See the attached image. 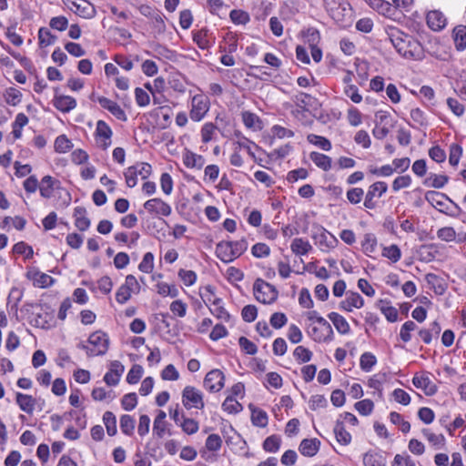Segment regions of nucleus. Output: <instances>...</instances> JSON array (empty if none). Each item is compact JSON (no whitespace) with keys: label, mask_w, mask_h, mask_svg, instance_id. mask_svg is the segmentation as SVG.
Instances as JSON below:
<instances>
[{"label":"nucleus","mask_w":466,"mask_h":466,"mask_svg":"<svg viewBox=\"0 0 466 466\" xmlns=\"http://www.w3.org/2000/svg\"><path fill=\"white\" fill-rule=\"evenodd\" d=\"M364 305L362 297L357 292L347 293L346 299L339 303V309L350 312L352 308L360 309Z\"/></svg>","instance_id":"obj_20"},{"label":"nucleus","mask_w":466,"mask_h":466,"mask_svg":"<svg viewBox=\"0 0 466 466\" xmlns=\"http://www.w3.org/2000/svg\"><path fill=\"white\" fill-rule=\"evenodd\" d=\"M412 383L416 388L421 389L427 396H432L438 390L437 385L433 383L428 375H415L412 379Z\"/></svg>","instance_id":"obj_16"},{"label":"nucleus","mask_w":466,"mask_h":466,"mask_svg":"<svg viewBox=\"0 0 466 466\" xmlns=\"http://www.w3.org/2000/svg\"><path fill=\"white\" fill-rule=\"evenodd\" d=\"M142 374H143V368H142V366H140L138 364H136L128 371V373L127 375V381L129 384H136L141 379Z\"/></svg>","instance_id":"obj_64"},{"label":"nucleus","mask_w":466,"mask_h":466,"mask_svg":"<svg viewBox=\"0 0 466 466\" xmlns=\"http://www.w3.org/2000/svg\"><path fill=\"white\" fill-rule=\"evenodd\" d=\"M290 248L296 255H306L312 248L308 240H304L301 238H296L293 239Z\"/></svg>","instance_id":"obj_39"},{"label":"nucleus","mask_w":466,"mask_h":466,"mask_svg":"<svg viewBox=\"0 0 466 466\" xmlns=\"http://www.w3.org/2000/svg\"><path fill=\"white\" fill-rule=\"evenodd\" d=\"M310 160L319 168L328 171L331 168V158L319 152H311L309 154Z\"/></svg>","instance_id":"obj_33"},{"label":"nucleus","mask_w":466,"mask_h":466,"mask_svg":"<svg viewBox=\"0 0 466 466\" xmlns=\"http://www.w3.org/2000/svg\"><path fill=\"white\" fill-rule=\"evenodd\" d=\"M181 418L183 419L182 422H180V427L182 428L183 431L187 434H194L198 431V422L195 420L194 419H188L185 418L184 414L181 415Z\"/></svg>","instance_id":"obj_55"},{"label":"nucleus","mask_w":466,"mask_h":466,"mask_svg":"<svg viewBox=\"0 0 466 466\" xmlns=\"http://www.w3.org/2000/svg\"><path fill=\"white\" fill-rule=\"evenodd\" d=\"M97 102L104 109L108 110L116 119L124 122L127 120V114L116 102L106 96H99Z\"/></svg>","instance_id":"obj_13"},{"label":"nucleus","mask_w":466,"mask_h":466,"mask_svg":"<svg viewBox=\"0 0 466 466\" xmlns=\"http://www.w3.org/2000/svg\"><path fill=\"white\" fill-rule=\"evenodd\" d=\"M253 291L256 299L263 304L275 302L279 296L277 289L261 279H258L254 282Z\"/></svg>","instance_id":"obj_4"},{"label":"nucleus","mask_w":466,"mask_h":466,"mask_svg":"<svg viewBox=\"0 0 466 466\" xmlns=\"http://www.w3.org/2000/svg\"><path fill=\"white\" fill-rule=\"evenodd\" d=\"M390 420L391 423L395 424V425H399L400 426V431L403 432V433H407L410 431V424L409 421L405 420L403 419V417L396 412V411H391L390 413Z\"/></svg>","instance_id":"obj_50"},{"label":"nucleus","mask_w":466,"mask_h":466,"mask_svg":"<svg viewBox=\"0 0 466 466\" xmlns=\"http://www.w3.org/2000/svg\"><path fill=\"white\" fill-rule=\"evenodd\" d=\"M425 199L433 207H442L444 205V199H451L443 193L438 191H428L425 194Z\"/></svg>","instance_id":"obj_43"},{"label":"nucleus","mask_w":466,"mask_h":466,"mask_svg":"<svg viewBox=\"0 0 466 466\" xmlns=\"http://www.w3.org/2000/svg\"><path fill=\"white\" fill-rule=\"evenodd\" d=\"M54 106L64 113H67L76 106V101L70 96L56 95L53 100Z\"/></svg>","instance_id":"obj_19"},{"label":"nucleus","mask_w":466,"mask_h":466,"mask_svg":"<svg viewBox=\"0 0 466 466\" xmlns=\"http://www.w3.org/2000/svg\"><path fill=\"white\" fill-rule=\"evenodd\" d=\"M388 35L392 46L401 56L413 60H421L424 57L423 46L411 35L395 28Z\"/></svg>","instance_id":"obj_1"},{"label":"nucleus","mask_w":466,"mask_h":466,"mask_svg":"<svg viewBox=\"0 0 466 466\" xmlns=\"http://www.w3.org/2000/svg\"><path fill=\"white\" fill-rule=\"evenodd\" d=\"M241 117L244 125L253 130H261L263 124L258 115L249 111H244L241 113Z\"/></svg>","instance_id":"obj_29"},{"label":"nucleus","mask_w":466,"mask_h":466,"mask_svg":"<svg viewBox=\"0 0 466 466\" xmlns=\"http://www.w3.org/2000/svg\"><path fill=\"white\" fill-rule=\"evenodd\" d=\"M378 305L388 321L395 322L398 319V310L390 306L389 301L380 299Z\"/></svg>","instance_id":"obj_40"},{"label":"nucleus","mask_w":466,"mask_h":466,"mask_svg":"<svg viewBox=\"0 0 466 466\" xmlns=\"http://www.w3.org/2000/svg\"><path fill=\"white\" fill-rule=\"evenodd\" d=\"M88 344L92 347V350H88V357L103 356L109 348V338L107 334L102 330H96L91 333L87 339Z\"/></svg>","instance_id":"obj_5"},{"label":"nucleus","mask_w":466,"mask_h":466,"mask_svg":"<svg viewBox=\"0 0 466 466\" xmlns=\"http://www.w3.org/2000/svg\"><path fill=\"white\" fill-rule=\"evenodd\" d=\"M334 433L338 442L342 445H348L351 441V435L345 429L344 423L337 421L334 427Z\"/></svg>","instance_id":"obj_37"},{"label":"nucleus","mask_w":466,"mask_h":466,"mask_svg":"<svg viewBox=\"0 0 466 466\" xmlns=\"http://www.w3.org/2000/svg\"><path fill=\"white\" fill-rule=\"evenodd\" d=\"M72 147V142L66 135H60L55 140V150L58 153H66L69 151Z\"/></svg>","instance_id":"obj_51"},{"label":"nucleus","mask_w":466,"mask_h":466,"mask_svg":"<svg viewBox=\"0 0 466 466\" xmlns=\"http://www.w3.org/2000/svg\"><path fill=\"white\" fill-rule=\"evenodd\" d=\"M55 189L59 190V198H62L61 205L63 207H67L71 202V195L70 193L61 187V182L55 177L46 175L45 176L39 184V191L40 195L44 198H50L53 195Z\"/></svg>","instance_id":"obj_3"},{"label":"nucleus","mask_w":466,"mask_h":466,"mask_svg":"<svg viewBox=\"0 0 466 466\" xmlns=\"http://www.w3.org/2000/svg\"><path fill=\"white\" fill-rule=\"evenodd\" d=\"M382 256L395 263L400 259L401 252L400 248L393 244L383 248Z\"/></svg>","instance_id":"obj_57"},{"label":"nucleus","mask_w":466,"mask_h":466,"mask_svg":"<svg viewBox=\"0 0 466 466\" xmlns=\"http://www.w3.org/2000/svg\"><path fill=\"white\" fill-rule=\"evenodd\" d=\"M328 318L331 320L339 333L343 335L350 333V325L343 316L337 312H331L328 315Z\"/></svg>","instance_id":"obj_32"},{"label":"nucleus","mask_w":466,"mask_h":466,"mask_svg":"<svg viewBox=\"0 0 466 466\" xmlns=\"http://www.w3.org/2000/svg\"><path fill=\"white\" fill-rule=\"evenodd\" d=\"M225 375L218 370L214 369L207 373L204 379V387L210 392H218L224 387Z\"/></svg>","instance_id":"obj_11"},{"label":"nucleus","mask_w":466,"mask_h":466,"mask_svg":"<svg viewBox=\"0 0 466 466\" xmlns=\"http://www.w3.org/2000/svg\"><path fill=\"white\" fill-rule=\"evenodd\" d=\"M216 254L225 263H229L237 258L229 241H221L217 244Z\"/></svg>","instance_id":"obj_18"},{"label":"nucleus","mask_w":466,"mask_h":466,"mask_svg":"<svg viewBox=\"0 0 466 466\" xmlns=\"http://www.w3.org/2000/svg\"><path fill=\"white\" fill-rule=\"evenodd\" d=\"M229 17L236 25H246L250 21L248 13L238 9L232 10L229 14Z\"/></svg>","instance_id":"obj_52"},{"label":"nucleus","mask_w":466,"mask_h":466,"mask_svg":"<svg viewBox=\"0 0 466 466\" xmlns=\"http://www.w3.org/2000/svg\"><path fill=\"white\" fill-rule=\"evenodd\" d=\"M15 400L17 405L23 411L28 414L33 413L35 405V399H34L31 395L17 392L15 396Z\"/></svg>","instance_id":"obj_26"},{"label":"nucleus","mask_w":466,"mask_h":466,"mask_svg":"<svg viewBox=\"0 0 466 466\" xmlns=\"http://www.w3.org/2000/svg\"><path fill=\"white\" fill-rule=\"evenodd\" d=\"M112 134V129L104 120L97 121L96 128V137L97 140L99 138H103V143L101 144V147L104 149L110 146Z\"/></svg>","instance_id":"obj_17"},{"label":"nucleus","mask_w":466,"mask_h":466,"mask_svg":"<svg viewBox=\"0 0 466 466\" xmlns=\"http://www.w3.org/2000/svg\"><path fill=\"white\" fill-rule=\"evenodd\" d=\"M426 19L429 27L434 31L441 30L446 25V17L438 10L430 11Z\"/></svg>","instance_id":"obj_21"},{"label":"nucleus","mask_w":466,"mask_h":466,"mask_svg":"<svg viewBox=\"0 0 466 466\" xmlns=\"http://www.w3.org/2000/svg\"><path fill=\"white\" fill-rule=\"evenodd\" d=\"M248 407L251 410L252 424L259 428H265L268 420L267 412L259 408L254 407L252 404H249Z\"/></svg>","instance_id":"obj_28"},{"label":"nucleus","mask_w":466,"mask_h":466,"mask_svg":"<svg viewBox=\"0 0 466 466\" xmlns=\"http://www.w3.org/2000/svg\"><path fill=\"white\" fill-rule=\"evenodd\" d=\"M281 444V439L279 435L273 434L266 438L263 441V449L267 452H277Z\"/></svg>","instance_id":"obj_47"},{"label":"nucleus","mask_w":466,"mask_h":466,"mask_svg":"<svg viewBox=\"0 0 466 466\" xmlns=\"http://www.w3.org/2000/svg\"><path fill=\"white\" fill-rule=\"evenodd\" d=\"M320 441L316 439H304L299 446V452L308 457L314 456L319 450Z\"/></svg>","instance_id":"obj_22"},{"label":"nucleus","mask_w":466,"mask_h":466,"mask_svg":"<svg viewBox=\"0 0 466 466\" xmlns=\"http://www.w3.org/2000/svg\"><path fill=\"white\" fill-rule=\"evenodd\" d=\"M4 97L8 105L15 106L21 102L22 93L15 87H9L5 89Z\"/></svg>","instance_id":"obj_46"},{"label":"nucleus","mask_w":466,"mask_h":466,"mask_svg":"<svg viewBox=\"0 0 466 466\" xmlns=\"http://www.w3.org/2000/svg\"><path fill=\"white\" fill-rule=\"evenodd\" d=\"M38 39L40 46H47L56 42V36L54 35L47 28L42 27L38 31Z\"/></svg>","instance_id":"obj_54"},{"label":"nucleus","mask_w":466,"mask_h":466,"mask_svg":"<svg viewBox=\"0 0 466 466\" xmlns=\"http://www.w3.org/2000/svg\"><path fill=\"white\" fill-rule=\"evenodd\" d=\"M62 2L67 5L71 11L83 18L90 19L96 15L94 5L86 0H81L80 2H76V0H62Z\"/></svg>","instance_id":"obj_9"},{"label":"nucleus","mask_w":466,"mask_h":466,"mask_svg":"<svg viewBox=\"0 0 466 466\" xmlns=\"http://www.w3.org/2000/svg\"><path fill=\"white\" fill-rule=\"evenodd\" d=\"M135 423L136 421L132 416L128 414L122 415L120 418L121 431L127 436H131L134 433Z\"/></svg>","instance_id":"obj_45"},{"label":"nucleus","mask_w":466,"mask_h":466,"mask_svg":"<svg viewBox=\"0 0 466 466\" xmlns=\"http://www.w3.org/2000/svg\"><path fill=\"white\" fill-rule=\"evenodd\" d=\"M193 41L200 49H208L215 43V36L208 28L193 33Z\"/></svg>","instance_id":"obj_15"},{"label":"nucleus","mask_w":466,"mask_h":466,"mask_svg":"<svg viewBox=\"0 0 466 466\" xmlns=\"http://www.w3.org/2000/svg\"><path fill=\"white\" fill-rule=\"evenodd\" d=\"M307 332L310 338L316 342H328L332 340L333 335H327L326 331H322L320 327L309 325Z\"/></svg>","instance_id":"obj_35"},{"label":"nucleus","mask_w":466,"mask_h":466,"mask_svg":"<svg viewBox=\"0 0 466 466\" xmlns=\"http://www.w3.org/2000/svg\"><path fill=\"white\" fill-rule=\"evenodd\" d=\"M209 110V100L202 94L195 95L191 101L189 116L193 121L198 122L204 118Z\"/></svg>","instance_id":"obj_8"},{"label":"nucleus","mask_w":466,"mask_h":466,"mask_svg":"<svg viewBox=\"0 0 466 466\" xmlns=\"http://www.w3.org/2000/svg\"><path fill=\"white\" fill-rule=\"evenodd\" d=\"M25 276L29 280L33 281V285L35 287H38V288H48V287L52 286L55 282V279L51 276H49L46 273L40 272L35 268H30L27 270Z\"/></svg>","instance_id":"obj_12"},{"label":"nucleus","mask_w":466,"mask_h":466,"mask_svg":"<svg viewBox=\"0 0 466 466\" xmlns=\"http://www.w3.org/2000/svg\"><path fill=\"white\" fill-rule=\"evenodd\" d=\"M103 422L109 436H115L117 432L116 419L112 411H106L103 415Z\"/></svg>","instance_id":"obj_42"},{"label":"nucleus","mask_w":466,"mask_h":466,"mask_svg":"<svg viewBox=\"0 0 466 466\" xmlns=\"http://www.w3.org/2000/svg\"><path fill=\"white\" fill-rule=\"evenodd\" d=\"M314 98L310 95L303 92H300L298 95H296L293 98V101L295 102L299 109L293 111V114L298 117L299 114L302 113L305 110H308V107L311 106V101Z\"/></svg>","instance_id":"obj_30"},{"label":"nucleus","mask_w":466,"mask_h":466,"mask_svg":"<svg viewBox=\"0 0 466 466\" xmlns=\"http://www.w3.org/2000/svg\"><path fill=\"white\" fill-rule=\"evenodd\" d=\"M387 190L388 185L384 181H377L371 184L365 195L364 207L368 209H374L376 208L374 198H380Z\"/></svg>","instance_id":"obj_10"},{"label":"nucleus","mask_w":466,"mask_h":466,"mask_svg":"<svg viewBox=\"0 0 466 466\" xmlns=\"http://www.w3.org/2000/svg\"><path fill=\"white\" fill-rule=\"evenodd\" d=\"M454 41L456 48L459 51H462L466 48V26L458 25L454 28Z\"/></svg>","instance_id":"obj_41"},{"label":"nucleus","mask_w":466,"mask_h":466,"mask_svg":"<svg viewBox=\"0 0 466 466\" xmlns=\"http://www.w3.org/2000/svg\"><path fill=\"white\" fill-rule=\"evenodd\" d=\"M308 140L325 151H329L331 149L330 141L324 137L310 134L308 136Z\"/></svg>","instance_id":"obj_58"},{"label":"nucleus","mask_w":466,"mask_h":466,"mask_svg":"<svg viewBox=\"0 0 466 466\" xmlns=\"http://www.w3.org/2000/svg\"><path fill=\"white\" fill-rule=\"evenodd\" d=\"M75 226L81 231H86L90 227V219L86 217V210L83 207H76L74 210Z\"/></svg>","instance_id":"obj_27"},{"label":"nucleus","mask_w":466,"mask_h":466,"mask_svg":"<svg viewBox=\"0 0 466 466\" xmlns=\"http://www.w3.org/2000/svg\"><path fill=\"white\" fill-rule=\"evenodd\" d=\"M217 126L211 122L204 124L201 128V139L203 143H208L212 140Z\"/></svg>","instance_id":"obj_63"},{"label":"nucleus","mask_w":466,"mask_h":466,"mask_svg":"<svg viewBox=\"0 0 466 466\" xmlns=\"http://www.w3.org/2000/svg\"><path fill=\"white\" fill-rule=\"evenodd\" d=\"M314 238L318 245L328 249L334 248L338 243L337 238L323 228H321V232Z\"/></svg>","instance_id":"obj_31"},{"label":"nucleus","mask_w":466,"mask_h":466,"mask_svg":"<svg viewBox=\"0 0 466 466\" xmlns=\"http://www.w3.org/2000/svg\"><path fill=\"white\" fill-rule=\"evenodd\" d=\"M205 162V158L201 155H197L190 150H186L183 154V164L188 168L201 169Z\"/></svg>","instance_id":"obj_23"},{"label":"nucleus","mask_w":466,"mask_h":466,"mask_svg":"<svg viewBox=\"0 0 466 466\" xmlns=\"http://www.w3.org/2000/svg\"><path fill=\"white\" fill-rule=\"evenodd\" d=\"M363 196L364 190L361 187H351L346 193L348 201L352 205L360 203Z\"/></svg>","instance_id":"obj_60"},{"label":"nucleus","mask_w":466,"mask_h":466,"mask_svg":"<svg viewBox=\"0 0 466 466\" xmlns=\"http://www.w3.org/2000/svg\"><path fill=\"white\" fill-rule=\"evenodd\" d=\"M222 409L228 413L237 414L242 410L243 407L232 396H228L222 403Z\"/></svg>","instance_id":"obj_48"},{"label":"nucleus","mask_w":466,"mask_h":466,"mask_svg":"<svg viewBox=\"0 0 466 466\" xmlns=\"http://www.w3.org/2000/svg\"><path fill=\"white\" fill-rule=\"evenodd\" d=\"M425 280L428 285L434 290L436 294L442 295L447 289L443 279L434 273H428L425 275Z\"/></svg>","instance_id":"obj_25"},{"label":"nucleus","mask_w":466,"mask_h":466,"mask_svg":"<svg viewBox=\"0 0 466 466\" xmlns=\"http://www.w3.org/2000/svg\"><path fill=\"white\" fill-rule=\"evenodd\" d=\"M386 457L374 451H370L363 455L364 466H386Z\"/></svg>","instance_id":"obj_24"},{"label":"nucleus","mask_w":466,"mask_h":466,"mask_svg":"<svg viewBox=\"0 0 466 466\" xmlns=\"http://www.w3.org/2000/svg\"><path fill=\"white\" fill-rule=\"evenodd\" d=\"M167 414L164 410H159L154 420L153 431L154 433L157 434L158 438H162L165 431H166V421L165 419Z\"/></svg>","instance_id":"obj_44"},{"label":"nucleus","mask_w":466,"mask_h":466,"mask_svg":"<svg viewBox=\"0 0 466 466\" xmlns=\"http://www.w3.org/2000/svg\"><path fill=\"white\" fill-rule=\"evenodd\" d=\"M182 403L187 410L203 409L205 406L203 393L193 386H186L182 391Z\"/></svg>","instance_id":"obj_7"},{"label":"nucleus","mask_w":466,"mask_h":466,"mask_svg":"<svg viewBox=\"0 0 466 466\" xmlns=\"http://www.w3.org/2000/svg\"><path fill=\"white\" fill-rule=\"evenodd\" d=\"M417 329V325L412 320L406 321L400 328V337L402 341L408 342L411 339L410 332Z\"/></svg>","instance_id":"obj_62"},{"label":"nucleus","mask_w":466,"mask_h":466,"mask_svg":"<svg viewBox=\"0 0 466 466\" xmlns=\"http://www.w3.org/2000/svg\"><path fill=\"white\" fill-rule=\"evenodd\" d=\"M199 295L207 306H213L214 304H219L222 302L221 299L215 297L214 288L210 285L202 288Z\"/></svg>","instance_id":"obj_38"},{"label":"nucleus","mask_w":466,"mask_h":466,"mask_svg":"<svg viewBox=\"0 0 466 466\" xmlns=\"http://www.w3.org/2000/svg\"><path fill=\"white\" fill-rule=\"evenodd\" d=\"M144 208L151 213H156L164 217L171 214V207L160 198H152L144 203Z\"/></svg>","instance_id":"obj_14"},{"label":"nucleus","mask_w":466,"mask_h":466,"mask_svg":"<svg viewBox=\"0 0 466 466\" xmlns=\"http://www.w3.org/2000/svg\"><path fill=\"white\" fill-rule=\"evenodd\" d=\"M377 238L374 234L367 233L361 241L362 250L365 254L373 253L376 249Z\"/></svg>","instance_id":"obj_49"},{"label":"nucleus","mask_w":466,"mask_h":466,"mask_svg":"<svg viewBox=\"0 0 466 466\" xmlns=\"http://www.w3.org/2000/svg\"><path fill=\"white\" fill-rule=\"evenodd\" d=\"M28 117L24 113H18L15 121L12 124V135L15 139H19L22 137V129L28 124Z\"/></svg>","instance_id":"obj_36"},{"label":"nucleus","mask_w":466,"mask_h":466,"mask_svg":"<svg viewBox=\"0 0 466 466\" xmlns=\"http://www.w3.org/2000/svg\"><path fill=\"white\" fill-rule=\"evenodd\" d=\"M157 293L161 296H169L171 298H176L178 296V289L175 285L160 282L157 284Z\"/></svg>","instance_id":"obj_53"},{"label":"nucleus","mask_w":466,"mask_h":466,"mask_svg":"<svg viewBox=\"0 0 466 466\" xmlns=\"http://www.w3.org/2000/svg\"><path fill=\"white\" fill-rule=\"evenodd\" d=\"M324 5L332 19L342 25H349L352 22V8L349 2L344 0H323Z\"/></svg>","instance_id":"obj_2"},{"label":"nucleus","mask_w":466,"mask_h":466,"mask_svg":"<svg viewBox=\"0 0 466 466\" xmlns=\"http://www.w3.org/2000/svg\"><path fill=\"white\" fill-rule=\"evenodd\" d=\"M138 269L144 273H150L154 269V255L147 252L138 265Z\"/></svg>","instance_id":"obj_59"},{"label":"nucleus","mask_w":466,"mask_h":466,"mask_svg":"<svg viewBox=\"0 0 466 466\" xmlns=\"http://www.w3.org/2000/svg\"><path fill=\"white\" fill-rule=\"evenodd\" d=\"M152 172L150 164L139 162L134 166L128 167L124 172L126 184L128 187H134L137 183V176H141L142 179L147 178Z\"/></svg>","instance_id":"obj_6"},{"label":"nucleus","mask_w":466,"mask_h":466,"mask_svg":"<svg viewBox=\"0 0 466 466\" xmlns=\"http://www.w3.org/2000/svg\"><path fill=\"white\" fill-rule=\"evenodd\" d=\"M449 181L446 175H437L431 173L428 177L423 180V185L434 188H442Z\"/></svg>","instance_id":"obj_34"},{"label":"nucleus","mask_w":466,"mask_h":466,"mask_svg":"<svg viewBox=\"0 0 466 466\" xmlns=\"http://www.w3.org/2000/svg\"><path fill=\"white\" fill-rule=\"evenodd\" d=\"M376 362L377 359L372 353L365 352L360 356V366L362 370L370 371Z\"/></svg>","instance_id":"obj_56"},{"label":"nucleus","mask_w":466,"mask_h":466,"mask_svg":"<svg viewBox=\"0 0 466 466\" xmlns=\"http://www.w3.org/2000/svg\"><path fill=\"white\" fill-rule=\"evenodd\" d=\"M374 408V403L370 399H365L355 403V409L363 416L370 415Z\"/></svg>","instance_id":"obj_61"}]
</instances>
